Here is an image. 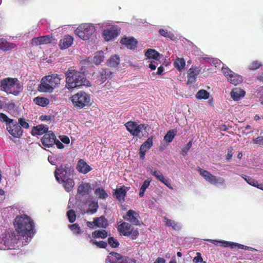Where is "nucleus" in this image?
I'll list each match as a JSON object with an SVG mask.
<instances>
[{"instance_id":"obj_39","label":"nucleus","mask_w":263,"mask_h":263,"mask_svg":"<svg viewBox=\"0 0 263 263\" xmlns=\"http://www.w3.org/2000/svg\"><path fill=\"white\" fill-rule=\"evenodd\" d=\"M174 64L177 70L181 71L184 68L185 65V62L183 58H177L176 59Z\"/></svg>"},{"instance_id":"obj_37","label":"nucleus","mask_w":263,"mask_h":263,"mask_svg":"<svg viewBox=\"0 0 263 263\" xmlns=\"http://www.w3.org/2000/svg\"><path fill=\"white\" fill-rule=\"evenodd\" d=\"M210 97V93L204 89L199 90L196 95V98L199 100L208 99Z\"/></svg>"},{"instance_id":"obj_50","label":"nucleus","mask_w":263,"mask_h":263,"mask_svg":"<svg viewBox=\"0 0 263 263\" xmlns=\"http://www.w3.org/2000/svg\"><path fill=\"white\" fill-rule=\"evenodd\" d=\"M0 121L2 122H6V126H7V124H10L14 121V120L9 118L5 114L3 113H0Z\"/></svg>"},{"instance_id":"obj_55","label":"nucleus","mask_w":263,"mask_h":263,"mask_svg":"<svg viewBox=\"0 0 263 263\" xmlns=\"http://www.w3.org/2000/svg\"><path fill=\"white\" fill-rule=\"evenodd\" d=\"M111 74V72L106 70H103L102 72L101 75V79L103 81H104L105 79L108 78H109Z\"/></svg>"},{"instance_id":"obj_60","label":"nucleus","mask_w":263,"mask_h":263,"mask_svg":"<svg viewBox=\"0 0 263 263\" xmlns=\"http://www.w3.org/2000/svg\"><path fill=\"white\" fill-rule=\"evenodd\" d=\"M233 149L232 147H230L228 149V154L226 155V159L228 160H230L232 156L233 155Z\"/></svg>"},{"instance_id":"obj_11","label":"nucleus","mask_w":263,"mask_h":263,"mask_svg":"<svg viewBox=\"0 0 263 263\" xmlns=\"http://www.w3.org/2000/svg\"><path fill=\"white\" fill-rule=\"evenodd\" d=\"M206 240L213 243L215 245H219L220 246H223V247H230L232 249H234L236 247H237L238 249L249 251H252L254 250V249L252 247L244 246L236 242L227 241L224 240H217L214 239H206Z\"/></svg>"},{"instance_id":"obj_10","label":"nucleus","mask_w":263,"mask_h":263,"mask_svg":"<svg viewBox=\"0 0 263 263\" xmlns=\"http://www.w3.org/2000/svg\"><path fill=\"white\" fill-rule=\"evenodd\" d=\"M118 231L124 236H130L132 239H135L139 235L137 229H134L129 223L123 222L118 226Z\"/></svg>"},{"instance_id":"obj_40","label":"nucleus","mask_w":263,"mask_h":263,"mask_svg":"<svg viewBox=\"0 0 263 263\" xmlns=\"http://www.w3.org/2000/svg\"><path fill=\"white\" fill-rule=\"evenodd\" d=\"M262 66L261 62L255 60L251 62L248 65V68L250 70H255L259 69Z\"/></svg>"},{"instance_id":"obj_25","label":"nucleus","mask_w":263,"mask_h":263,"mask_svg":"<svg viewBox=\"0 0 263 263\" xmlns=\"http://www.w3.org/2000/svg\"><path fill=\"white\" fill-rule=\"evenodd\" d=\"M245 95V91L239 88L233 89L231 92V97L234 100H238Z\"/></svg>"},{"instance_id":"obj_33","label":"nucleus","mask_w":263,"mask_h":263,"mask_svg":"<svg viewBox=\"0 0 263 263\" xmlns=\"http://www.w3.org/2000/svg\"><path fill=\"white\" fill-rule=\"evenodd\" d=\"M48 78L51 81V83H52V86L57 87L60 84V81L62 79V78L58 74H51L48 76Z\"/></svg>"},{"instance_id":"obj_2","label":"nucleus","mask_w":263,"mask_h":263,"mask_svg":"<svg viewBox=\"0 0 263 263\" xmlns=\"http://www.w3.org/2000/svg\"><path fill=\"white\" fill-rule=\"evenodd\" d=\"M66 86L68 89L73 88L82 85H89V82L86 80L83 72L74 69L68 70L66 72Z\"/></svg>"},{"instance_id":"obj_24","label":"nucleus","mask_w":263,"mask_h":263,"mask_svg":"<svg viewBox=\"0 0 263 263\" xmlns=\"http://www.w3.org/2000/svg\"><path fill=\"white\" fill-rule=\"evenodd\" d=\"M16 45L13 43L7 42L5 39H0V49L3 51H8L15 48Z\"/></svg>"},{"instance_id":"obj_16","label":"nucleus","mask_w":263,"mask_h":263,"mask_svg":"<svg viewBox=\"0 0 263 263\" xmlns=\"http://www.w3.org/2000/svg\"><path fill=\"white\" fill-rule=\"evenodd\" d=\"M139 217L138 213L133 210L128 211L126 214L123 216V218L125 220L136 226L140 224V222L138 220Z\"/></svg>"},{"instance_id":"obj_17","label":"nucleus","mask_w":263,"mask_h":263,"mask_svg":"<svg viewBox=\"0 0 263 263\" xmlns=\"http://www.w3.org/2000/svg\"><path fill=\"white\" fill-rule=\"evenodd\" d=\"M200 71L201 68L199 67L195 66L190 68L187 71V84L194 83Z\"/></svg>"},{"instance_id":"obj_42","label":"nucleus","mask_w":263,"mask_h":263,"mask_svg":"<svg viewBox=\"0 0 263 263\" xmlns=\"http://www.w3.org/2000/svg\"><path fill=\"white\" fill-rule=\"evenodd\" d=\"M137 123L135 122L129 121L127 122L125 126L126 127L127 130L130 133V134L133 136L134 132L137 126Z\"/></svg>"},{"instance_id":"obj_7","label":"nucleus","mask_w":263,"mask_h":263,"mask_svg":"<svg viewBox=\"0 0 263 263\" xmlns=\"http://www.w3.org/2000/svg\"><path fill=\"white\" fill-rule=\"evenodd\" d=\"M71 101L75 106L82 108L89 104L90 97L86 92L80 91L71 97Z\"/></svg>"},{"instance_id":"obj_28","label":"nucleus","mask_w":263,"mask_h":263,"mask_svg":"<svg viewBox=\"0 0 263 263\" xmlns=\"http://www.w3.org/2000/svg\"><path fill=\"white\" fill-rule=\"evenodd\" d=\"M60 182L63 183V186L67 192H70L74 185L73 180L70 177L66 179L65 180L61 181Z\"/></svg>"},{"instance_id":"obj_57","label":"nucleus","mask_w":263,"mask_h":263,"mask_svg":"<svg viewBox=\"0 0 263 263\" xmlns=\"http://www.w3.org/2000/svg\"><path fill=\"white\" fill-rule=\"evenodd\" d=\"M163 222L165 223L166 226L167 227H171L173 226V224H174V222L175 221L172 220L171 219H169L166 217H164L163 218Z\"/></svg>"},{"instance_id":"obj_56","label":"nucleus","mask_w":263,"mask_h":263,"mask_svg":"<svg viewBox=\"0 0 263 263\" xmlns=\"http://www.w3.org/2000/svg\"><path fill=\"white\" fill-rule=\"evenodd\" d=\"M192 145V143L190 141L186 146L182 149L181 154L184 156L187 153L188 151L190 149Z\"/></svg>"},{"instance_id":"obj_53","label":"nucleus","mask_w":263,"mask_h":263,"mask_svg":"<svg viewBox=\"0 0 263 263\" xmlns=\"http://www.w3.org/2000/svg\"><path fill=\"white\" fill-rule=\"evenodd\" d=\"M18 124H20V126L24 128L28 129L29 128V123L24 118H20L18 121Z\"/></svg>"},{"instance_id":"obj_51","label":"nucleus","mask_w":263,"mask_h":263,"mask_svg":"<svg viewBox=\"0 0 263 263\" xmlns=\"http://www.w3.org/2000/svg\"><path fill=\"white\" fill-rule=\"evenodd\" d=\"M67 215L70 222L72 223L76 220V215L73 210H69L67 212Z\"/></svg>"},{"instance_id":"obj_31","label":"nucleus","mask_w":263,"mask_h":263,"mask_svg":"<svg viewBox=\"0 0 263 263\" xmlns=\"http://www.w3.org/2000/svg\"><path fill=\"white\" fill-rule=\"evenodd\" d=\"M33 102L37 105L45 107L49 103V100L44 97H36L33 99Z\"/></svg>"},{"instance_id":"obj_5","label":"nucleus","mask_w":263,"mask_h":263,"mask_svg":"<svg viewBox=\"0 0 263 263\" xmlns=\"http://www.w3.org/2000/svg\"><path fill=\"white\" fill-rule=\"evenodd\" d=\"M97 25L100 28L104 29L102 36L106 41H109L118 34L119 27L117 25H111L110 21L99 23Z\"/></svg>"},{"instance_id":"obj_4","label":"nucleus","mask_w":263,"mask_h":263,"mask_svg":"<svg viewBox=\"0 0 263 263\" xmlns=\"http://www.w3.org/2000/svg\"><path fill=\"white\" fill-rule=\"evenodd\" d=\"M22 89V85L16 79L7 78L2 80L0 82V90L7 94L17 96Z\"/></svg>"},{"instance_id":"obj_38","label":"nucleus","mask_w":263,"mask_h":263,"mask_svg":"<svg viewBox=\"0 0 263 263\" xmlns=\"http://www.w3.org/2000/svg\"><path fill=\"white\" fill-rule=\"evenodd\" d=\"M177 134V131L174 129L170 130L166 133L164 137V140L166 142L170 143L172 141Z\"/></svg>"},{"instance_id":"obj_14","label":"nucleus","mask_w":263,"mask_h":263,"mask_svg":"<svg viewBox=\"0 0 263 263\" xmlns=\"http://www.w3.org/2000/svg\"><path fill=\"white\" fill-rule=\"evenodd\" d=\"M7 129L10 135L15 138H20L23 131L17 121L14 120L9 124H7Z\"/></svg>"},{"instance_id":"obj_52","label":"nucleus","mask_w":263,"mask_h":263,"mask_svg":"<svg viewBox=\"0 0 263 263\" xmlns=\"http://www.w3.org/2000/svg\"><path fill=\"white\" fill-rule=\"evenodd\" d=\"M148 62L149 63L148 67L152 70H155L159 65L160 61L159 60H150L148 61Z\"/></svg>"},{"instance_id":"obj_3","label":"nucleus","mask_w":263,"mask_h":263,"mask_svg":"<svg viewBox=\"0 0 263 263\" xmlns=\"http://www.w3.org/2000/svg\"><path fill=\"white\" fill-rule=\"evenodd\" d=\"M21 236L16 235L14 232H7L0 236V249L11 250L18 248V245Z\"/></svg>"},{"instance_id":"obj_23","label":"nucleus","mask_w":263,"mask_h":263,"mask_svg":"<svg viewBox=\"0 0 263 263\" xmlns=\"http://www.w3.org/2000/svg\"><path fill=\"white\" fill-rule=\"evenodd\" d=\"M48 127L46 125L42 124L34 126L31 130V134L33 136L42 135L48 133Z\"/></svg>"},{"instance_id":"obj_47","label":"nucleus","mask_w":263,"mask_h":263,"mask_svg":"<svg viewBox=\"0 0 263 263\" xmlns=\"http://www.w3.org/2000/svg\"><path fill=\"white\" fill-rule=\"evenodd\" d=\"M159 32L161 35L171 40H173L175 38L174 35L170 32H168L167 30L160 29L159 30Z\"/></svg>"},{"instance_id":"obj_6","label":"nucleus","mask_w":263,"mask_h":263,"mask_svg":"<svg viewBox=\"0 0 263 263\" xmlns=\"http://www.w3.org/2000/svg\"><path fill=\"white\" fill-rule=\"evenodd\" d=\"M96 31L95 25L91 23L80 24L74 30V33L84 41L89 40Z\"/></svg>"},{"instance_id":"obj_48","label":"nucleus","mask_w":263,"mask_h":263,"mask_svg":"<svg viewBox=\"0 0 263 263\" xmlns=\"http://www.w3.org/2000/svg\"><path fill=\"white\" fill-rule=\"evenodd\" d=\"M157 179L161 181L162 183L164 184L166 186H167L169 189L173 190V188L171 184L169 183L167 179H166L165 177L162 174H161Z\"/></svg>"},{"instance_id":"obj_36","label":"nucleus","mask_w":263,"mask_h":263,"mask_svg":"<svg viewBox=\"0 0 263 263\" xmlns=\"http://www.w3.org/2000/svg\"><path fill=\"white\" fill-rule=\"evenodd\" d=\"M104 58V52L102 51H100L96 53L93 62L96 65H99L103 61Z\"/></svg>"},{"instance_id":"obj_9","label":"nucleus","mask_w":263,"mask_h":263,"mask_svg":"<svg viewBox=\"0 0 263 263\" xmlns=\"http://www.w3.org/2000/svg\"><path fill=\"white\" fill-rule=\"evenodd\" d=\"M198 171L204 179L212 184L218 186L223 185L225 183L226 180L222 177L214 176L209 172L203 170L200 168L198 169Z\"/></svg>"},{"instance_id":"obj_15","label":"nucleus","mask_w":263,"mask_h":263,"mask_svg":"<svg viewBox=\"0 0 263 263\" xmlns=\"http://www.w3.org/2000/svg\"><path fill=\"white\" fill-rule=\"evenodd\" d=\"M55 137L53 132L49 131L46 133L41 139L44 148H49L54 145Z\"/></svg>"},{"instance_id":"obj_20","label":"nucleus","mask_w":263,"mask_h":263,"mask_svg":"<svg viewBox=\"0 0 263 263\" xmlns=\"http://www.w3.org/2000/svg\"><path fill=\"white\" fill-rule=\"evenodd\" d=\"M120 43L130 49H135L137 47V41L133 37H124Z\"/></svg>"},{"instance_id":"obj_45","label":"nucleus","mask_w":263,"mask_h":263,"mask_svg":"<svg viewBox=\"0 0 263 263\" xmlns=\"http://www.w3.org/2000/svg\"><path fill=\"white\" fill-rule=\"evenodd\" d=\"M147 127V125L145 124H137L136 128L135 129V131L134 132L133 136H138L140 132H141L142 130H145Z\"/></svg>"},{"instance_id":"obj_1","label":"nucleus","mask_w":263,"mask_h":263,"mask_svg":"<svg viewBox=\"0 0 263 263\" xmlns=\"http://www.w3.org/2000/svg\"><path fill=\"white\" fill-rule=\"evenodd\" d=\"M14 226L19 235L25 240V243L22 242L25 245L31 240L35 232L33 220L26 215L17 216L15 219Z\"/></svg>"},{"instance_id":"obj_64","label":"nucleus","mask_w":263,"mask_h":263,"mask_svg":"<svg viewBox=\"0 0 263 263\" xmlns=\"http://www.w3.org/2000/svg\"><path fill=\"white\" fill-rule=\"evenodd\" d=\"M254 141L255 144L263 145V137H258L254 140Z\"/></svg>"},{"instance_id":"obj_13","label":"nucleus","mask_w":263,"mask_h":263,"mask_svg":"<svg viewBox=\"0 0 263 263\" xmlns=\"http://www.w3.org/2000/svg\"><path fill=\"white\" fill-rule=\"evenodd\" d=\"M106 263H136V261L125 257H122L117 253L112 252L106 259Z\"/></svg>"},{"instance_id":"obj_54","label":"nucleus","mask_w":263,"mask_h":263,"mask_svg":"<svg viewBox=\"0 0 263 263\" xmlns=\"http://www.w3.org/2000/svg\"><path fill=\"white\" fill-rule=\"evenodd\" d=\"M108 244L113 248L117 247L119 245L118 241L113 237H109L108 239Z\"/></svg>"},{"instance_id":"obj_59","label":"nucleus","mask_w":263,"mask_h":263,"mask_svg":"<svg viewBox=\"0 0 263 263\" xmlns=\"http://www.w3.org/2000/svg\"><path fill=\"white\" fill-rule=\"evenodd\" d=\"M246 181L248 184L252 186H256V185H257V181L255 180V179L252 178L250 177H249V178H248V180Z\"/></svg>"},{"instance_id":"obj_22","label":"nucleus","mask_w":263,"mask_h":263,"mask_svg":"<svg viewBox=\"0 0 263 263\" xmlns=\"http://www.w3.org/2000/svg\"><path fill=\"white\" fill-rule=\"evenodd\" d=\"M73 42V38L69 35H65L60 42L59 46L62 49H66L71 46Z\"/></svg>"},{"instance_id":"obj_34","label":"nucleus","mask_w":263,"mask_h":263,"mask_svg":"<svg viewBox=\"0 0 263 263\" xmlns=\"http://www.w3.org/2000/svg\"><path fill=\"white\" fill-rule=\"evenodd\" d=\"M95 194L98 198L103 200H105L108 197V194L102 187L97 188L95 191Z\"/></svg>"},{"instance_id":"obj_62","label":"nucleus","mask_w":263,"mask_h":263,"mask_svg":"<svg viewBox=\"0 0 263 263\" xmlns=\"http://www.w3.org/2000/svg\"><path fill=\"white\" fill-rule=\"evenodd\" d=\"M60 140L65 144H69L70 142L69 138L66 136H60Z\"/></svg>"},{"instance_id":"obj_19","label":"nucleus","mask_w":263,"mask_h":263,"mask_svg":"<svg viewBox=\"0 0 263 263\" xmlns=\"http://www.w3.org/2000/svg\"><path fill=\"white\" fill-rule=\"evenodd\" d=\"M51 38L50 35L34 37L31 40V44L35 46L48 44L51 42Z\"/></svg>"},{"instance_id":"obj_43","label":"nucleus","mask_w":263,"mask_h":263,"mask_svg":"<svg viewBox=\"0 0 263 263\" xmlns=\"http://www.w3.org/2000/svg\"><path fill=\"white\" fill-rule=\"evenodd\" d=\"M68 227L74 235H78L82 232V230L77 223L69 225Z\"/></svg>"},{"instance_id":"obj_49","label":"nucleus","mask_w":263,"mask_h":263,"mask_svg":"<svg viewBox=\"0 0 263 263\" xmlns=\"http://www.w3.org/2000/svg\"><path fill=\"white\" fill-rule=\"evenodd\" d=\"M90 242L92 244L95 245L99 248H105L107 246V242L103 241H97L93 239H91Z\"/></svg>"},{"instance_id":"obj_35","label":"nucleus","mask_w":263,"mask_h":263,"mask_svg":"<svg viewBox=\"0 0 263 263\" xmlns=\"http://www.w3.org/2000/svg\"><path fill=\"white\" fill-rule=\"evenodd\" d=\"M107 63L110 67H117L120 63L119 57L117 55L111 57L108 60Z\"/></svg>"},{"instance_id":"obj_18","label":"nucleus","mask_w":263,"mask_h":263,"mask_svg":"<svg viewBox=\"0 0 263 263\" xmlns=\"http://www.w3.org/2000/svg\"><path fill=\"white\" fill-rule=\"evenodd\" d=\"M153 145V137H149L141 146L139 151L140 156L141 159L144 158L146 152L150 149Z\"/></svg>"},{"instance_id":"obj_63","label":"nucleus","mask_w":263,"mask_h":263,"mask_svg":"<svg viewBox=\"0 0 263 263\" xmlns=\"http://www.w3.org/2000/svg\"><path fill=\"white\" fill-rule=\"evenodd\" d=\"M7 99L5 98L1 97L0 98V108H5L6 105Z\"/></svg>"},{"instance_id":"obj_29","label":"nucleus","mask_w":263,"mask_h":263,"mask_svg":"<svg viewBox=\"0 0 263 263\" xmlns=\"http://www.w3.org/2000/svg\"><path fill=\"white\" fill-rule=\"evenodd\" d=\"M90 185L89 183H82L78 189V192L80 195H85L88 194L90 190Z\"/></svg>"},{"instance_id":"obj_27","label":"nucleus","mask_w":263,"mask_h":263,"mask_svg":"<svg viewBox=\"0 0 263 263\" xmlns=\"http://www.w3.org/2000/svg\"><path fill=\"white\" fill-rule=\"evenodd\" d=\"M54 88L48 83L41 80V82L39 86V90L43 92H51Z\"/></svg>"},{"instance_id":"obj_44","label":"nucleus","mask_w":263,"mask_h":263,"mask_svg":"<svg viewBox=\"0 0 263 263\" xmlns=\"http://www.w3.org/2000/svg\"><path fill=\"white\" fill-rule=\"evenodd\" d=\"M98 208V202L96 201H92L89 204V209L87 211V213L94 214Z\"/></svg>"},{"instance_id":"obj_46","label":"nucleus","mask_w":263,"mask_h":263,"mask_svg":"<svg viewBox=\"0 0 263 263\" xmlns=\"http://www.w3.org/2000/svg\"><path fill=\"white\" fill-rule=\"evenodd\" d=\"M107 236V232L104 230H102L101 231H96L92 234V236L93 238H104L106 237Z\"/></svg>"},{"instance_id":"obj_21","label":"nucleus","mask_w":263,"mask_h":263,"mask_svg":"<svg viewBox=\"0 0 263 263\" xmlns=\"http://www.w3.org/2000/svg\"><path fill=\"white\" fill-rule=\"evenodd\" d=\"M76 168L79 172L84 174H87L91 170L90 166L83 159L79 160Z\"/></svg>"},{"instance_id":"obj_26","label":"nucleus","mask_w":263,"mask_h":263,"mask_svg":"<svg viewBox=\"0 0 263 263\" xmlns=\"http://www.w3.org/2000/svg\"><path fill=\"white\" fill-rule=\"evenodd\" d=\"M145 55L148 61L160 60L159 53L154 49H149L146 50Z\"/></svg>"},{"instance_id":"obj_41","label":"nucleus","mask_w":263,"mask_h":263,"mask_svg":"<svg viewBox=\"0 0 263 263\" xmlns=\"http://www.w3.org/2000/svg\"><path fill=\"white\" fill-rule=\"evenodd\" d=\"M151 181V180L146 179L143 182L139 191L140 197H142L144 196V193L149 186Z\"/></svg>"},{"instance_id":"obj_12","label":"nucleus","mask_w":263,"mask_h":263,"mask_svg":"<svg viewBox=\"0 0 263 263\" xmlns=\"http://www.w3.org/2000/svg\"><path fill=\"white\" fill-rule=\"evenodd\" d=\"M222 71L230 83L237 85L242 81V78L241 76L234 73L228 67H222Z\"/></svg>"},{"instance_id":"obj_8","label":"nucleus","mask_w":263,"mask_h":263,"mask_svg":"<svg viewBox=\"0 0 263 263\" xmlns=\"http://www.w3.org/2000/svg\"><path fill=\"white\" fill-rule=\"evenodd\" d=\"M73 172V169L70 165H61L60 167H57L55 171L56 180L59 182L62 180H65L72 175Z\"/></svg>"},{"instance_id":"obj_58","label":"nucleus","mask_w":263,"mask_h":263,"mask_svg":"<svg viewBox=\"0 0 263 263\" xmlns=\"http://www.w3.org/2000/svg\"><path fill=\"white\" fill-rule=\"evenodd\" d=\"M148 171H149L151 174L155 176L156 178L158 177V176L162 174L160 171L158 170H153L150 167L148 168Z\"/></svg>"},{"instance_id":"obj_61","label":"nucleus","mask_w":263,"mask_h":263,"mask_svg":"<svg viewBox=\"0 0 263 263\" xmlns=\"http://www.w3.org/2000/svg\"><path fill=\"white\" fill-rule=\"evenodd\" d=\"M193 261L195 263H198L202 261V258L200 253H197V256L193 259Z\"/></svg>"},{"instance_id":"obj_30","label":"nucleus","mask_w":263,"mask_h":263,"mask_svg":"<svg viewBox=\"0 0 263 263\" xmlns=\"http://www.w3.org/2000/svg\"><path fill=\"white\" fill-rule=\"evenodd\" d=\"M126 191L124 187L118 188L116 190L115 195L117 200L119 201H124Z\"/></svg>"},{"instance_id":"obj_32","label":"nucleus","mask_w":263,"mask_h":263,"mask_svg":"<svg viewBox=\"0 0 263 263\" xmlns=\"http://www.w3.org/2000/svg\"><path fill=\"white\" fill-rule=\"evenodd\" d=\"M95 226L98 227L106 228L107 226V220L103 216L94 219Z\"/></svg>"}]
</instances>
